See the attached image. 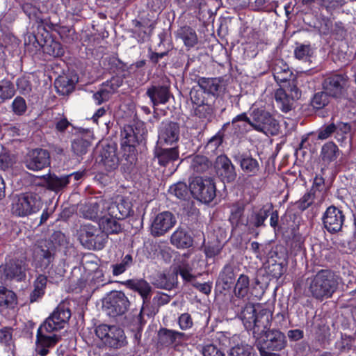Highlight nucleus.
Listing matches in <instances>:
<instances>
[{
    "label": "nucleus",
    "instance_id": "1",
    "mask_svg": "<svg viewBox=\"0 0 356 356\" xmlns=\"http://www.w3.org/2000/svg\"><path fill=\"white\" fill-rule=\"evenodd\" d=\"M70 316V310L64 305H59L39 327L36 335V345L37 352L40 355H47L49 348L54 347L61 339L60 335L53 332L63 328Z\"/></svg>",
    "mask_w": 356,
    "mask_h": 356
},
{
    "label": "nucleus",
    "instance_id": "2",
    "mask_svg": "<svg viewBox=\"0 0 356 356\" xmlns=\"http://www.w3.org/2000/svg\"><path fill=\"white\" fill-rule=\"evenodd\" d=\"M339 278L334 273L321 270L307 281L308 292L311 296L318 300L330 298L337 290Z\"/></svg>",
    "mask_w": 356,
    "mask_h": 356
},
{
    "label": "nucleus",
    "instance_id": "3",
    "mask_svg": "<svg viewBox=\"0 0 356 356\" xmlns=\"http://www.w3.org/2000/svg\"><path fill=\"white\" fill-rule=\"evenodd\" d=\"M42 205V199L38 193L26 192L13 198L10 210L16 216L25 217L38 212Z\"/></svg>",
    "mask_w": 356,
    "mask_h": 356
},
{
    "label": "nucleus",
    "instance_id": "4",
    "mask_svg": "<svg viewBox=\"0 0 356 356\" xmlns=\"http://www.w3.org/2000/svg\"><path fill=\"white\" fill-rule=\"evenodd\" d=\"M190 99L194 116L202 121L209 122L212 120L215 111L213 97L205 95L201 89L193 87L190 92Z\"/></svg>",
    "mask_w": 356,
    "mask_h": 356
},
{
    "label": "nucleus",
    "instance_id": "5",
    "mask_svg": "<svg viewBox=\"0 0 356 356\" xmlns=\"http://www.w3.org/2000/svg\"><path fill=\"white\" fill-rule=\"evenodd\" d=\"M107 236L101 227L90 223L81 227L79 240L81 243L89 250H102L106 242Z\"/></svg>",
    "mask_w": 356,
    "mask_h": 356
},
{
    "label": "nucleus",
    "instance_id": "6",
    "mask_svg": "<svg viewBox=\"0 0 356 356\" xmlns=\"http://www.w3.org/2000/svg\"><path fill=\"white\" fill-rule=\"evenodd\" d=\"M250 116V125L255 130L266 135H275L278 132L279 124L268 112L257 108L252 111Z\"/></svg>",
    "mask_w": 356,
    "mask_h": 356
},
{
    "label": "nucleus",
    "instance_id": "7",
    "mask_svg": "<svg viewBox=\"0 0 356 356\" xmlns=\"http://www.w3.org/2000/svg\"><path fill=\"white\" fill-rule=\"evenodd\" d=\"M285 336L277 330H268L261 338L260 342H257L261 356H276L275 353L270 351H279L285 347Z\"/></svg>",
    "mask_w": 356,
    "mask_h": 356
},
{
    "label": "nucleus",
    "instance_id": "8",
    "mask_svg": "<svg viewBox=\"0 0 356 356\" xmlns=\"http://www.w3.org/2000/svg\"><path fill=\"white\" fill-rule=\"evenodd\" d=\"M95 334L106 345L113 348H119L125 344L124 332L115 325L105 324L97 326Z\"/></svg>",
    "mask_w": 356,
    "mask_h": 356
},
{
    "label": "nucleus",
    "instance_id": "9",
    "mask_svg": "<svg viewBox=\"0 0 356 356\" xmlns=\"http://www.w3.org/2000/svg\"><path fill=\"white\" fill-rule=\"evenodd\" d=\"M191 193L204 203L211 202L216 197V186L212 179L195 177L190 184Z\"/></svg>",
    "mask_w": 356,
    "mask_h": 356
},
{
    "label": "nucleus",
    "instance_id": "10",
    "mask_svg": "<svg viewBox=\"0 0 356 356\" xmlns=\"http://www.w3.org/2000/svg\"><path fill=\"white\" fill-rule=\"evenodd\" d=\"M27 265L22 259H11L5 265L0 266V282L6 283L15 280L21 281L26 277Z\"/></svg>",
    "mask_w": 356,
    "mask_h": 356
},
{
    "label": "nucleus",
    "instance_id": "11",
    "mask_svg": "<svg viewBox=\"0 0 356 356\" xmlns=\"http://www.w3.org/2000/svg\"><path fill=\"white\" fill-rule=\"evenodd\" d=\"M322 87L331 97L341 98L348 88V76L341 74L330 75L323 80Z\"/></svg>",
    "mask_w": 356,
    "mask_h": 356
},
{
    "label": "nucleus",
    "instance_id": "12",
    "mask_svg": "<svg viewBox=\"0 0 356 356\" xmlns=\"http://www.w3.org/2000/svg\"><path fill=\"white\" fill-rule=\"evenodd\" d=\"M180 137L179 123L172 121L162 122L158 131L157 145L161 146L173 145Z\"/></svg>",
    "mask_w": 356,
    "mask_h": 356
},
{
    "label": "nucleus",
    "instance_id": "13",
    "mask_svg": "<svg viewBox=\"0 0 356 356\" xmlns=\"http://www.w3.org/2000/svg\"><path fill=\"white\" fill-rule=\"evenodd\" d=\"M129 301L121 291H113L108 298L105 309L108 316L115 317L124 314L128 309Z\"/></svg>",
    "mask_w": 356,
    "mask_h": 356
},
{
    "label": "nucleus",
    "instance_id": "14",
    "mask_svg": "<svg viewBox=\"0 0 356 356\" xmlns=\"http://www.w3.org/2000/svg\"><path fill=\"white\" fill-rule=\"evenodd\" d=\"M175 216L170 211H163L157 214L151 225V234L154 236H161L170 230L176 224Z\"/></svg>",
    "mask_w": 356,
    "mask_h": 356
},
{
    "label": "nucleus",
    "instance_id": "15",
    "mask_svg": "<svg viewBox=\"0 0 356 356\" xmlns=\"http://www.w3.org/2000/svg\"><path fill=\"white\" fill-rule=\"evenodd\" d=\"M24 163L30 170H40L49 165V154L47 150L43 149H32L26 154Z\"/></svg>",
    "mask_w": 356,
    "mask_h": 356
},
{
    "label": "nucleus",
    "instance_id": "16",
    "mask_svg": "<svg viewBox=\"0 0 356 356\" xmlns=\"http://www.w3.org/2000/svg\"><path fill=\"white\" fill-rule=\"evenodd\" d=\"M345 216L343 211L334 206L329 207L325 211L323 222L329 232H337L341 229Z\"/></svg>",
    "mask_w": 356,
    "mask_h": 356
},
{
    "label": "nucleus",
    "instance_id": "17",
    "mask_svg": "<svg viewBox=\"0 0 356 356\" xmlns=\"http://www.w3.org/2000/svg\"><path fill=\"white\" fill-rule=\"evenodd\" d=\"M214 168L217 175L222 179L223 181L232 182L236 177L235 167L225 155H220L216 158Z\"/></svg>",
    "mask_w": 356,
    "mask_h": 356
},
{
    "label": "nucleus",
    "instance_id": "18",
    "mask_svg": "<svg viewBox=\"0 0 356 356\" xmlns=\"http://www.w3.org/2000/svg\"><path fill=\"white\" fill-rule=\"evenodd\" d=\"M101 160L103 165L108 171L116 169L120 163L119 157L117 154V145L112 143L104 145L100 152Z\"/></svg>",
    "mask_w": 356,
    "mask_h": 356
},
{
    "label": "nucleus",
    "instance_id": "19",
    "mask_svg": "<svg viewBox=\"0 0 356 356\" xmlns=\"http://www.w3.org/2000/svg\"><path fill=\"white\" fill-rule=\"evenodd\" d=\"M270 319L271 315L268 312L261 311L258 313L257 319L253 323V326L248 328L249 330H252L257 342H260L264 335L270 330Z\"/></svg>",
    "mask_w": 356,
    "mask_h": 356
},
{
    "label": "nucleus",
    "instance_id": "20",
    "mask_svg": "<svg viewBox=\"0 0 356 356\" xmlns=\"http://www.w3.org/2000/svg\"><path fill=\"white\" fill-rule=\"evenodd\" d=\"M146 95L150 99L153 106L166 104L170 97V92L168 86L155 85L147 88Z\"/></svg>",
    "mask_w": 356,
    "mask_h": 356
},
{
    "label": "nucleus",
    "instance_id": "21",
    "mask_svg": "<svg viewBox=\"0 0 356 356\" xmlns=\"http://www.w3.org/2000/svg\"><path fill=\"white\" fill-rule=\"evenodd\" d=\"M102 201V199L81 206L79 210L81 215L84 218L91 220H99L100 222L106 214V211L100 206Z\"/></svg>",
    "mask_w": 356,
    "mask_h": 356
},
{
    "label": "nucleus",
    "instance_id": "22",
    "mask_svg": "<svg viewBox=\"0 0 356 356\" xmlns=\"http://www.w3.org/2000/svg\"><path fill=\"white\" fill-rule=\"evenodd\" d=\"M178 147L163 148L158 145L154 149V157L157 159L159 165L165 166L179 159Z\"/></svg>",
    "mask_w": 356,
    "mask_h": 356
},
{
    "label": "nucleus",
    "instance_id": "23",
    "mask_svg": "<svg viewBox=\"0 0 356 356\" xmlns=\"http://www.w3.org/2000/svg\"><path fill=\"white\" fill-rule=\"evenodd\" d=\"M188 338V336L185 333L172 330L163 328L159 332V341L165 346L180 343L182 341H186Z\"/></svg>",
    "mask_w": 356,
    "mask_h": 356
},
{
    "label": "nucleus",
    "instance_id": "24",
    "mask_svg": "<svg viewBox=\"0 0 356 356\" xmlns=\"http://www.w3.org/2000/svg\"><path fill=\"white\" fill-rule=\"evenodd\" d=\"M195 87L197 89H201L205 95L214 97V95L221 89L222 84L219 79L202 77L198 79L197 86Z\"/></svg>",
    "mask_w": 356,
    "mask_h": 356
},
{
    "label": "nucleus",
    "instance_id": "25",
    "mask_svg": "<svg viewBox=\"0 0 356 356\" xmlns=\"http://www.w3.org/2000/svg\"><path fill=\"white\" fill-rule=\"evenodd\" d=\"M272 70L274 79L278 83L289 81L293 74L289 67L283 60H275Z\"/></svg>",
    "mask_w": 356,
    "mask_h": 356
},
{
    "label": "nucleus",
    "instance_id": "26",
    "mask_svg": "<svg viewBox=\"0 0 356 356\" xmlns=\"http://www.w3.org/2000/svg\"><path fill=\"white\" fill-rule=\"evenodd\" d=\"M124 284L128 288L137 291L141 296L144 302L150 298L152 287L146 280L143 279L128 280Z\"/></svg>",
    "mask_w": 356,
    "mask_h": 356
},
{
    "label": "nucleus",
    "instance_id": "27",
    "mask_svg": "<svg viewBox=\"0 0 356 356\" xmlns=\"http://www.w3.org/2000/svg\"><path fill=\"white\" fill-rule=\"evenodd\" d=\"M170 242L178 248H188L193 245V240L186 231L179 227L171 235Z\"/></svg>",
    "mask_w": 356,
    "mask_h": 356
},
{
    "label": "nucleus",
    "instance_id": "28",
    "mask_svg": "<svg viewBox=\"0 0 356 356\" xmlns=\"http://www.w3.org/2000/svg\"><path fill=\"white\" fill-rule=\"evenodd\" d=\"M157 19L158 13L149 11L145 16L142 17L140 20H134L132 23L134 26H143L145 28L143 35L150 36L155 27Z\"/></svg>",
    "mask_w": 356,
    "mask_h": 356
},
{
    "label": "nucleus",
    "instance_id": "29",
    "mask_svg": "<svg viewBox=\"0 0 356 356\" xmlns=\"http://www.w3.org/2000/svg\"><path fill=\"white\" fill-rule=\"evenodd\" d=\"M143 134V132L140 133L137 129L135 130L132 126H124L123 130L121 131L122 144L134 147L142 140Z\"/></svg>",
    "mask_w": 356,
    "mask_h": 356
},
{
    "label": "nucleus",
    "instance_id": "30",
    "mask_svg": "<svg viewBox=\"0 0 356 356\" xmlns=\"http://www.w3.org/2000/svg\"><path fill=\"white\" fill-rule=\"evenodd\" d=\"M43 179L47 188L55 192L62 190L70 183L69 176L59 177L55 175L49 174L43 176Z\"/></svg>",
    "mask_w": 356,
    "mask_h": 356
},
{
    "label": "nucleus",
    "instance_id": "31",
    "mask_svg": "<svg viewBox=\"0 0 356 356\" xmlns=\"http://www.w3.org/2000/svg\"><path fill=\"white\" fill-rule=\"evenodd\" d=\"M339 155L340 150L333 142L326 143L321 148V157L325 163L330 164L335 161Z\"/></svg>",
    "mask_w": 356,
    "mask_h": 356
},
{
    "label": "nucleus",
    "instance_id": "32",
    "mask_svg": "<svg viewBox=\"0 0 356 356\" xmlns=\"http://www.w3.org/2000/svg\"><path fill=\"white\" fill-rule=\"evenodd\" d=\"M258 313L256 312L255 307L253 304L248 303L243 308L239 317L242 321L245 327L248 330L253 326V323L257 319Z\"/></svg>",
    "mask_w": 356,
    "mask_h": 356
},
{
    "label": "nucleus",
    "instance_id": "33",
    "mask_svg": "<svg viewBox=\"0 0 356 356\" xmlns=\"http://www.w3.org/2000/svg\"><path fill=\"white\" fill-rule=\"evenodd\" d=\"M118 218H111L106 214L99 223L102 232L107 236L108 234H118L122 230L120 224L117 220Z\"/></svg>",
    "mask_w": 356,
    "mask_h": 356
},
{
    "label": "nucleus",
    "instance_id": "34",
    "mask_svg": "<svg viewBox=\"0 0 356 356\" xmlns=\"http://www.w3.org/2000/svg\"><path fill=\"white\" fill-rule=\"evenodd\" d=\"M275 99L283 112L287 113L291 110L294 99L288 95L282 88L276 90L275 92Z\"/></svg>",
    "mask_w": 356,
    "mask_h": 356
},
{
    "label": "nucleus",
    "instance_id": "35",
    "mask_svg": "<svg viewBox=\"0 0 356 356\" xmlns=\"http://www.w3.org/2000/svg\"><path fill=\"white\" fill-rule=\"evenodd\" d=\"M212 165L209 159L203 155L193 156L191 162V168L197 173L207 172Z\"/></svg>",
    "mask_w": 356,
    "mask_h": 356
},
{
    "label": "nucleus",
    "instance_id": "36",
    "mask_svg": "<svg viewBox=\"0 0 356 356\" xmlns=\"http://www.w3.org/2000/svg\"><path fill=\"white\" fill-rule=\"evenodd\" d=\"M179 35L184 44L188 47H193L197 43V36L195 31L188 26L182 27L179 31Z\"/></svg>",
    "mask_w": 356,
    "mask_h": 356
},
{
    "label": "nucleus",
    "instance_id": "37",
    "mask_svg": "<svg viewBox=\"0 0 356 356\" xmlns=\"http://www.w3.org/2000/svg\"><path fill=\"white\" fill-rule=\"evenodd\" d=\"M54 85L57 92L62 95H68L73 91L74 88L73 81L65 76L58 77L54 82Z\"/></svg>",
    "mask_w": 356,
    "mask_h": 356
},
{
    "label": "nucleus",
    "instance_id": "38",
    "mask_svg": "<svg viewBox=\"0 0 356 356\" xmlns=\"http://www.w3.org/2000/svg\"><path fill=\"white\" fill-rule=\"evenodd\" d=\"M219 280L224 284L223 289L231 286L235 280L234 268L232 264H226L219 275Z\"/></svg>",
    "mask_w": 356,
    "mask_h": 356
},
{
    "label": "nucleus",
    "instance_id": "39",
    "mask_svg": "<svg viewBox=\"0 0 356 356\" xmlns=\"http://www.w3.org/2000/svg\"><path fill=\"white\" fill-rule=\"evenodd\" d=\"M271 210V207L268 208L266 207H264L259 210L253 212L249 220L250 224L256 227L264 225V222L270 215V211Z\"/></svg>",
    "mask_w": 356,
    "mask_h": 356
},
{
    "label": "nucleus",
    "instance_id": "40",
    "mask_svg": "<svg viewBox=\"0 0 356 356\" xmlns=\"http://www.w3.org/2000/svg\"><path fill=\"white\" fill-rule=\"evenodd\" d=\"M240 165L245 173L250 175H257L259 170L258 161L251 156H243L240 160Z\"/></svg>",
    "mask_w": 356,
    "mask_h": 356
},
{
    "label": "nucleus",
    "instance_id": "41",
    "mask_svg": "<svg viewBox=\"0 0 356 356\" xmlns=\"http://www.w3.org/2000/svg\"><path fill=\"white\" fill-rule=\"evenodd\" d=\"M15 95L14 84L8 79L0 81V100L5 102L12 99Z\"/></svg>",
    "mask_w": 356,
    "mask_h": 356
},
{
    "label": "nucleus",
    "instance_id": "42",
    "mask_svg": "<svg viewBox=\"0 0 356 356\" xmlns=\"http://www.w3.org/2000/svg\"><path fill=\"white\" fill-rule=\"evenodd\" d=\"M17 299L15 293L5 287L0 286V307H13Z\"/></svg>",
    "mask_w": 356,
    "mask_h": 356
},
{
    "label": "nucleus",
    "instance_id": "43",
    "mask_svg": "<svg viewBox=\"0 0 356 356\" xmlns=\"http://www.w3.org/2000/svg\"><path fill=\"white\" fill-rule=\"evenodd\" d=\"M330 96L323 90L316 92L311 99L310 104L314 109H322L330 103Z\"/></svg>",
    "mask_w": 356,
    "mask_h": 356
},
{
    "label": "nucleus",
    "instance_id": "44",
    "mask_svg": "<svg viewBox=\"0 0 356 356\" xmlns=\"http://www.w3.org/2000/svg\"><path fill=\"white\" fill-rule=\"evenodd\" d=\"M315 199H320V196L316 194L314 187H312L310 191L305 193L302 198L296 203L299 209L304 211L310 207Z\"/></svg>",
    "mask_w": 356,
    "mask_h": 356
},
{
    "label": "nucleus",
    "instance_id": "45",
    "mask_svg": "<svg viewBox=\"0 0 356 356\" xmlns=\"http://www.w3.org/2000/svg\"><path fill=\"white\" fill-rule=\"evenodd\" d=\"M250 280L247 275H241L234 288L235 295L238 298H244L249 290Z\"/></svg>",
    "mask_w": 356,
    "mask_h": 356
},
{
    "label": "nucleus",
    "instance_id": "46",
    "mask_svg": "<svg viewBox=\"0 0 356 356\" xmlns=\"http://www.w3.org/2000/svg\"><path fill=\"white\" fill-rule=\"evenodd\" d=\"M335 138L339 142H343L350 138L351 127L348 123L339 122L335 124Z\"/></svg>",
    "mask_w": 356,
    "mask_h": 356
},
{
    "label": "nucleus",
    "instance_id": "47",
    "mask_svg": "<svg viewBox=\"0 0 356 356\" xmlns=\"http://www.w3.org/2000/svg\"><path fill=\"white\" fill-rule=\"evenodd\" d=\"M100 206H102L103 210L106 211V215L107 216L118 219L122 218L115 200V201H112L111 200H102Z\"/></svg>",
    "mask_w": 356,
    "mask_h": 356
},
{
    "label": "nucleus",
    "instance_id": "48",
    "mask_svg": "<svg viewBox=\"0 0 356 356\" xmlns=\"http://www.w3.org/2000/svg\"><path fill=\"white\" fill-rule=\"evenodd\" d=\"M169 192L180 200H186L189 197L191 191L185 183L178 182L170 186Z\"/></svg>",
    "mask_w": 356,
    "mask_h": 356
},
{
    "label": "nucleus",
    "instance_id": "49",
    "mask_svg": "<svg viewBox=\"0 0 356 356\" xmlns=\"http://www.w3.org/2000/svg\"><path fill=\"white\" fill-rule=\"evenodd\" d=\"M72 149L74 153L78 156H81L87 152L90 146V142L82 137H77L72 142Z\"/></svg>",
    "mask_w": 356,
    "mask_h": 356
},
{
    "label": "nucleus",
    "instance_id": "50",
    "mask_svg": "<svg viewBox=\"0 0 356 356\" xmlns=\"http://www.w3.org/2000/svg\"><path fill=\"white\" fill-rule=\"evenodd\" d=\"M230 356H256L253 348L248 344H238L230 349Z\"/></svg>",
    "mask_w": 356,
    "mask_h": 356
},
{
    "label": "nucleus",
    "instance_id": "51",
    "mask_svg": "<svg viewBox=\"0 0 356 356\" xmlns=\"http://www.w3.org/2000/svg\"><path fill=\"white\" fill-rule=\"evenodd\" d=\"M115 200L121 218H124L129 216L132 208V204L129 200L122 196H118Z\"/></svg>",
    "mask_w": 356,
    "mask_h": 356
},
{
    "label": "nucleus",
    "instance_id": "52",
    "mask_svg": "<svg viewBox=\"0 0 356 356\" xmlns=\"http://www.w3.org/2000/svg\"><path fill=\"white\" fill-rule=\"evenodd\" d=\"M133 263V258L131 254H127L120 264L112 266L113 275L118 276L126 271L127 268L131 266Z\"/></svg>",
    "mask_w": 356,
    "mask_h": 356
},
{
    "label": "nucleus",
    "instance_id": "53",
    "mask_svg": "<svg viewBox=\"0 0 356 356\" xmlns=\"http://www.w3.org/2000/svg\"><path fill=\"white\" fill-rule=\"evenodd\" d=\"M178 272L170 275H166L165 274H159L158 279L156 280V285L158 288L164 289H171L174 285L172 281H170L168 277H177Z\"/></svg>",
    "mask_w": 356,
    "mask_h": 356
},
{
    "label": "nucleus",
    "instance_id": "54",
    "mask_svg": "<svg viewBox=\"0 0 356 356\" xmlns=\"http://www.w3.org/2000/svg\"><path fill=\"white\" fill-rule=\"evenodd\" d=\"M11 108L15 115H22L27 108L25 99L20 96L16 97L12 102Z\"/></svg>",
    "mask_w": 356,
    "mask_h": 356
},
{
    "label": "nucleus",
    "instance_id": "55",
    "mask_svg": "<svg viewBox=\"0 0 356 356\" xmlns=\"http://www.w3.org/2000/svg\"><path fill=\"white\" fill-rule=\"evenodd\" d=\"M113 92L108 89L104 83L102 85L101 88L93 95V98L97 104H101L104 102L108 101Z\"/></svg>",
    "mask_w": 356,
    "mask_h": 356
},
{
    "label": "nucleus",
    "instance_id": "56",
    "mask_svg": "<svg viewBox=\"0 0 356 356\" xmlns=\"http://www.w3.org/2000/svg\"><path fill=\"white\" fill-rule=\"evenodd\" d=\"M294 54L296 58L299 60L307 59L312 54V49L309 44H299L294 50Z\"/></svg>",
    "mask_w": 356,
    "mask_h": 356
},
{
    "label": "nucleus",
    "instance_id": "57",
    "mask_svg": "<svg viewBox=\"0 0 356 356\" xmlns=\"http://www.w3.org/2000/svg\"><path fill=\"white\" fill-rule=\"evenodd\" d=\"M13 329L10 327H4L0 330V343L5 346H10L13 343Z\"/></svg>",
    "mask_w": 356,
    "mask_h": 356
},
{
    "label": "nucleus",
    "instance_id": "58",
    "mask_svg": "<svg viewBox=\"0 0 356 356\" xmlns=\"http://www.w3.org/2000/svg\"><path fill=\"white\" fill-rule=\"evenodd\" d=\"M15 163V158L13 155L4 153L0 154V169L6 170L10 168Z\"/></svg>",
    "mask_w": 356,
    "mask_h": 356
},
{
    "label": "nucleus",
    "instance_id": "59",
    "mask_svg": "<svg viewBox=\"0 0 356 356\" xmlns=\"http://www.w3.org/2000/svg\"><path fill=\"white\" fill-rule=\"evenodd\" d=\"M336 127L334 123L321 127L318 131V138L325 140L328 138L332 134H335Z\"/></svg>",
    "mask_w": 356,
    "mask_h": 356
},
{
    "label": "nucleus",
    "instance_id": "60",
    "mask_svg": "<svg viewBox=\"0 0 356 356\" xmlns=\"http://www.w3.org/2000/svg\"><path fill=\"white\" fill-rule=\"evenodd\" d=\"M286 268L282 263H273L268 266L270 275L275 278H280L285 272Z\"/></svg>",
    "mask_w": 356,
    "mask_h": 356
},
{
    "label": "nucleus",
    "instance_id": "61",
    "mask_svg": "<svg viewBox=\"0 0 356 356\" xmlns=\"http://www.w3.org/2000/svg\"><path fill=\"white\" fill-rule=\"evenodd\" d=\"M37 255L44 260L45 265H49L54 259V254L52 250L47 248H40L37 250Z\"/></svg>",
    "mask_w": 356,
    "mask_h": 356
},
{
    "label": "nucleus",
    "instance_id": "62",
    "mask_svg": "<svg viewBox=\"0 0 356 356\" xmlns=\"http://www.w3.org/2000/svg\"><path fill=\"white\" fill-rule=\"evenodd\" d=\"M204 356H225V354L212 344L205 346L202 349Z\"/></svg>",
    "mask_w": 356,
    "mask_h": 356
},
{
    "label": "nucleus",
    "instance_id": "63",
    "mask_svg": "<svg viewBox=\"0 0 356 356\" xmlns=\"http://www.w3.org/2000/svg\"><path fill=\"white\" fill-rule=\"evenodd\" d=\"M47 282V277L44 275H39L33 282V289L44 294Z\"/></svg>",
    "mask_w": 356,
    "mask_h": 356
},
{
    "label": "nucleus",
    "instance_id": "64",
    "mask_svg": "<svg viewBox=\"0 0 356 356\" xmlns=\"http://www.w3.org/2000/svg\"><path fill=\"white\" fill-rule=\"evenodd\" d=\"M178 323L182 330L189 329L193 325L192 318L188 313L182 314L179 318Z\"/></svg>",
    "mask_w": 356,
    "mask_h": 356
}]
</instances>
